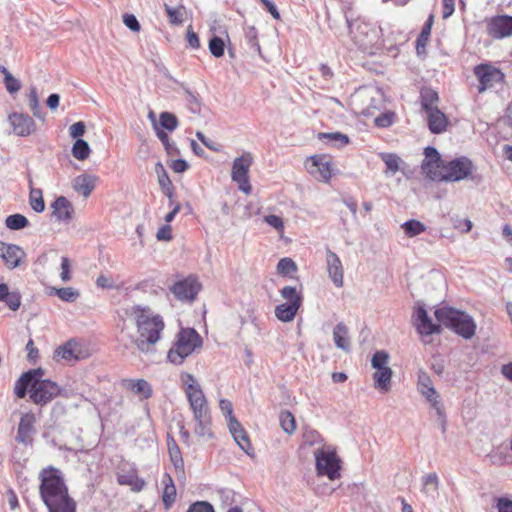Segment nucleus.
<instances>
[{
    "instance_id": "nucleus-11",
    "label": "nucleus",
    "mask_w": 512,
    "mask_h": 512,
    "mask_svg": "<svg viewBox=\"0 0 512 512\" xmlns=\"http://www.w3.org/2000/svg\"><path fill=\"white\" fill-rule=\"evenodd\" d=\"M425 158L421 164L422 173L433 181H439L445 162L435 147L428 146L424 149Z\"/></svg>"
},
{
    "instance_id": "nucleus-41",
    "label": "nucleus",
    "mask_w": 512,
    "mask_h": 512,
    "mask_svg": "<svg viewBox=\"0 0 512 512\" xmlns=\"http://www.w3.org/2000/svg\"><path fill=\"white\" fill-rule=\"evenodd\" d=\"M90 146L87 141L77 139L72 146V155L79 161L86 160L90 155Z\"/></svg>"
},
{
    "instance_id": "nucleus-17",
    "label": "nucleus",
    "mask_w": 512,
    "mask_h": 512,
    "mask_svg": "<svg viewBox=\"0 0 512 512\" xmlns=\"http://www.w3.org/2000/svg\"><path fill=\"white\" fill-rule=\"evenodd\" d=\"M326 264L329 278L333 284L340 288L343 286V265L336 253L326 248Z\"/></svg>"
},
{
    "instance_id": "nucleus-28",
    "label": "nucleus",
    "mask_w": 512,
    "mask_h": 512,
    "mask_svg": "<svg viewBox=\"0 0 512 512\" xmlns=\"http://www.w3.org/2000/svg\"><path fill=\"white\" fill-rule=\"evenodd\" d=\"M311 167L310 173L316 174L319 173V178L325 182L329 181L331 178V169L329 162L324 161L322 156H312L311 157Z\"/></svg>"
},
{
    "instance_id": "nucleus-12",
    "label": "nucleus",
    "mask_w": 512,
    "mask_h": 512,
    "mask_svg": "<svg viewBox=\"0 0 512 512\" xmlns=\"http://www.w3.org/2000/svg\"><path fill=\"white\" fill-rule=\"evenodd\" d=\"M441 323H434L428 315L424 305H418L414 312V326L417 332L422 336L440 334L442 332Z\"/></svg>"
},
{
    "instance_id": "nucleus-14",
    "label": "nucleus",
    "mask_w": 512,
    "mask_h": 512,
    "mask_svg": "<svg viewBox=\"0 0 512 512\" xmlns=\"http://www.w3.org/2000/svg\"><path fill=\"white\" fill-rule=\"evenodd\" d=\"M200 290L199 282L193 278L188 277L186 279L177 281L170 288V291L179 300L193 301Z\"/></svg>"
},
{
    "instance_id": "nucleus-42",
    "label": "nucleus",
    "mask_w": 512,
    "mask_h": 512,
    "mask_svg": "<svg viewBox=\"0 0 512 512\" xmlns=\"http://www.w3.org/2000/svg\"><path fill=\"white\" fill-rule=\"evenodd\" d=\"M5 224L10 230H21L29 225V221L24 215L16 213L9 215Z\"/></svg>"
},
{
    "instance_id": "nucleus-36",
    "label": "nucleus",
    "mask_w": 512,
    "mask_h": 512,
    "mask_svg": "<svg viewBox=\"0 0 512 512\" xmlns=\"http://www.w3.org/2000/svg\"><path fill=\"white\" fill-rule=\"evenodd\" d=\"M433 23H434V16L432 14H430L428 19L424 23L422 30L416 40V50H417L418 54H420L421 49H424L425 46L427 45V42H428L430 34H431Z\"/></svg>"
},
{
    "instance_id": "nucleus-16",
    "label": "nucleus",
    "mask_w": 512,
    "mask_h": 512,
    "mask_svg": "<svg viewBox=\"0 0 512 512\" xmlns=\"http://www.w3.org/2000/svg\"><path fill=\"white\" fill-rule=\"evenodd\" d=\"M36 422L35 415L31 412L25 413L18 424L16 441L24 445H31L33 442L32 435L35 433L34 424Z\"/></svg>"
},
{
    "instance_id": "nucleus-9",
    "label": "nucleus",
    "mask_w": 512,
    "mask_h": 512,
    "mask_svg": "<svg viewBox=\"0 0 512 512\" xmlns=\"http://www.w3.org/2000/svg\"><path fill=\"white\" fill-rule=\"evenodd\" d=\"M473 72L479 81L478 93L494 88L497 84L503 83L505 79L504 73L499 68L488 63L476 65Z\"/></svg>"
},
{
    "instance_id": "nucleus-26",
    "label": "nucleus",
    "mask_w": 512,
    "mask_h": 512,
    "mask_svg": "<svg viewBox=\"0 0 512 512\" xmlns=\"http://www.w3.org/2000/svg\"><path fill=\"white\" fill-rule=\"evenodd\" d=\"M123 385L125 388L141 396L143 399H149L152 397V387L145 379H126L123 381Z\"/></svg>"
},
{
    "instance_id": "nucleus-49",
    "label": "nucleus",
    "mask_w": 512,
    "mask_h": 512,
    "mask_svg": "<svg viewBox=\"0 0 512 512\" xmlns=\"http://www.w3.org/2000/svg\"><path fill=\"white\" fill-rule=\"evenodd\" d=\"M297 271L296 263L288 257L280 259L277 264V272L280 275L288 276Z\"/></svg>"
},
{
    "instance_id": "nucleus-7",
    "label": "nucleus",
    "mask_w": 512,
    "mask_h": 512,
    "mask_svg": "<svg viewBox=\"0 0 512 512\" xmlns=\"http://www.w3.org/2000/svg\"><path fill=\"white\" fill-rule=\"evenodd\" d=\"M314 455L318 476H327L330 480L340 477L341 460L334 449L322 447L317 449Z\"/></svg>"
},
{
    "instance_id": "nucleus-29",
    "label": "nucleus",
    "mask_w": 512,
    "mask_h": 512,
    "mask_svg": "<svg viewBox=\"0 0 512 512\" xmlns=\"http://www.w3.org/2000/svg\"><path fill=\"white\" fill-rule=\"evenodd\" d=\"M194 420L196 422L194 433L205 441L211 440L214 437L211 430V416L203 415L201 417H195Z\"/></svg>"
},
{
    "instance_id": "nucleus-25",
    "label": "nucleus",
    "mask_w": 512,
    "mask_h": 512,
    "mask_svg": "<svg viewBox=\"0 0 512 512\" xmlns=\"http://www.w3.org/2000/svg\"><path fill=\"white\" fill-rule=\"evenodd\" d=\"M426 399L429 401L431 406L436 410L438 418L440 420L442 432L446 431V415L444 412V407L441 403L440 395L436 391L435 388H429L428 390H423L421 393Z\"/></svg>"
},
{
    "instance_id": "nucleus-45",
    "label": "nucleus",
    "mask_w": 512,
    "mask_h": 512,
    "mask_svg": "<svg viewBox=\"0 0 512 512\" xmlns=\"http://www.w3.org/2000/svg\"><path fill=\"white\" fill-rule=\"evenodd\" d=\"M280 425L282 429L288 433L292 434L296 429L295 418L290 411H282L279 416Z\"/></svg>"
},
{
    "instance_id": "nucleus-21",
    "label": "nucleus",
    "mask_w": 512,
    "mask_h": 512,
    "mask_svg": "<svg viewBox=\"0 0 512 512\" xmlns=\"http://www.w3.org/2000/svg\"><path fill=\"white\" fill-rule=\"evenodd\" d=\"M186 397L194 418L201 417L203 415H210L208 402L202 389L196 390L193 393H188Z\"/></svg>"
},
{
    "instance_id": "nucleus-13",
    "label": "nucleus",
    "mask_w": 512,
    "mask_h": 512,
    "mask_svg": "<svg viewBox=\"0 0 512 512\" xmlns=\"http://www.w3.org/2000/svg\"><path fill=\"white\" fill-rule=\"evenodd\" d=\"M487 32L494 39H503L512 35V16L498 15L487 23Z\"/></svg>"
},
{
    "instance_id": "nucleus-6",
    "label": "nucleus",
    "mask_w": 512,
    "mask_h": 512,
    "mask_svg": "<svg viewBox=\"0 0 512 512\" xmlns=\"http://www.w3.org/2000/svg\"><path fill=\"white\" fill-rule=\"evenodd\" d=\"M202 344V338L194 328H182L167 353V359L174 365H181Z\"/></svg>"
},
{
    "instance_id": "nucleus-18",
    "label": "nucleus",
    "mask_w": 512,
    "mask_h": 512,
    "mask_svg": "<svg viewBox=\"0 0 512 512\" xmlns=\"http://www.w3.org/2000/svg\"><path fill=\"white\" fill-rule=\"evenodd\" d=\"M52 216L58 222L69 223L74 214V207L72 203L64 196H59L51 204Z\"/></svg>"
},
{
    "instance_id": "nucleus-58",
    "label": "nucleus",
    "mask_w": 512,
    "mask_h": 512,
    "mask_svg": "<svg viewBox=\"0 0 512 512\" xmlns=\"http://www.w3.org/2000/svg\"><path fill=\"white\" fill-rule=\"evenodd\" d=\"M303 441L305 444L312 446L322 441L321 435L314 429H305L303 432Z\"/></svg>"
},
{
    "instance_id": "nucleus-8",
    "label": "nucleus",
    "mask_w": 512,
    "mask_h": 512,
    "mask_svg": "<svg viewBox=\"0 0 512 512\" xmlns=\"http://www.w3.org/2000/svg\"><path fill=\"white\" fill-rule=\"evenodd\" d=\"M474 169L475 167L469 158L465 156L455 158L445 164L439 181L459 182L469 177L475 180L476 177L472 176Z\"/></svg>"
},
{
    "instance_id": "nucleus-63",
    "label": "nucleus",
    "mask_w": 512,
    "mask_h": 512,
    "mask_svg": "<svg viewBox=\"0 0 512 512\" xmlns=\"http://www.w3.org/2000/svg\"><path fill=\"white\" fill-rule=\"evenodd\" d=\"M186 512H214V508L208 502H196Z\"/></svg>"
},
{
    "instance_id": "nucleus-22",
    "label": "nucleus",
    "mask_w": 512,
    "mask_h": 512,
    "mask_svg": "<svg viewBox=\"0 0 512 512\" xmlns=\"http://www.w3.org/2000/svg\"><path fill=\"white\" fill-rule=\"evenodd\" d=\"M97 181V176L84 173L73 179L72 187L78 194L82 195L84 198H87L95 189Z\"/></svg>"
},
{
    "instance_id": "nucleus-2",
    "label": "nucleus",
    "mask_w": 512,
    "mask_h": 512,
    "mask_svg": "<svg viewBox=\"0 0 512 512\" xmlns=\"http://www.w3.org/2000/svg\"><path fill=\"white\" fill-rule=\"evenodd\" d=\"M42 368L30 369L24 372L16 381L14 393L18 398H24L28 393L31 401L39 406H45L57 396L67 397V391L50 379H43Z\"/></svg>"
},
{
    "instance_id": "nucleus-31",
    "label": "nucleus",
    "mask_w": 512,
    "mask_h": 512,
    "mask_svg": "<svg viewBox=\"0 0 512 512\" xmlns=\"http://www.w3.org/2000/svg\"><path fill=\"white\" fill-rule=\"evenodd\" d=\"M300 307L297 302L279 304L275 308V316L282 322H291Z\"/></svg>"
},
{
    "instance_id": "nucleus-24",
    "label": "nucleus",
    "mask_w": 512,
    "mask_h": 512,
    "mask_svg": "<svg viewBox=\"0 0 512 512\" xmlns=\"http://www.w3.org/2000/svg\"><path fill=\"white\" fill-rule=\"evenodd\" d=\"M162 489V502L164 508L169 510L176 500V487L174 481L169 473H164L161 479Z\"/></svg>"
},
{
    "instance_id": "nucleus-34",
    "label": "nucleus",
    "mask_w": 512,
    "mask_h": 512,
    "mask_svg": "<svg viewBox=\"0 0 512 512\" xmlns=\"http://www.w3.org/2000/svg\"><path fill=\"white\" fill-rule=\"evenodd\" d=\"M392 378V370L390 367L376 370L373 374L374 386L377 389L388 391Z\"/></svg>"
},
{
    "instance_id": "nucleus-47",
    "label": "nucleus",
    "mask_w": 512,
    "mask_h": 512,
    "mask_svg": "<svg viewBox=\"0 0 512 512\" xmlns=\"http://www.w3.org/2000/svg\"><path fill=\"white\" fill-rule=\"evenodd\" d=\"M168 20L172 25H181L183 23V6L172 7L168 4L164 5Z\"/></svg>"
},
{
    "instance_id": "nucleus-61",
    "label": "nucleus",
    "mask_w": 512,
    "mask_h": 512,
    "mask_svg": "<svg viewBox=\"0 0 512 512\" xmlns=\"http://www.w3.org/2000/svg\"><path fill=\"white\" fill-rule=\"evenodd\" d=\"M393 119V112H385L375 118V125L381 128L389 127L393 123Z\"/></svg>"
},
{
    "instance_id": "nucleus-3",
    "label": "nucleus",
    "mask_w": 512,
    "mask_h": 512,
    "mask_svg": "<svg viewBox=\"0 0 512 512\" xmlns=\"http://www.w3.org/2000/svg\"><path fill=\"white\" fill-rule=\"evenodd\" d=\"M126 317L132 319L137 327V338H132L140 352L147 353L150 346L155 345L161 338L165 324L160 315L154 314L147 306L132 305L124 309Z\"/></svg>"
},
{
    "instance_id": "nucleus-35",
    "label": "nucleus",
    "mask_w": 512,
    "mask_h": 512,
    "mask_svg": "<svg viewBox=\"0 0 512 512\" xmlns=\"http://www.w3.org/2000/svg\"><path fill=\"white\" fill-rule=\"evenodd\" d=\"M421 482L423 486L422 492L434 498L439 488V478L437 474L435 472L425 474L421 477Z\"/></svg>"
},
{
    "instance_id": "nucleus-10",
    "label": "nucleus",
    "mask_w": 512,
    "mask_h": 512,
    "mask_svg": "<svg viewBox=\"0 0 512 512\" xmlns=\"http://www.w3.org/2000/svg\"><path fill=\"white\" fill-rule=\"evenodd\" d=\"M252 164L250 153H243L234 159L231 170V178L238 184V188L245 194H250L252 187L249 181L248 172Z\"/></svg>"
},
{
    "instance_id": "nucleus-55",
    "label": "nucleus",
    "mask_w": 512,
    "mask_h": 512,
    "mask_svg": "<svg viewBox=\"0 0 512 512\" xmlns=\"http://www.w3.org/2000/svg\"><path fill=\"white\" fill-rule=\"evenodd\" d=\"M389 355L383 350L376 351L371 359V365L374 369L386 368L388 363Z\"/></svg>"
},
{
    "instance_id": "nucleus-62",
    "label": "nucleus",
    "mask_w": 512,
    "mask_h": 512,
    "mask_svg": "<svg viewBox=\"0 0 512 512\" xmlns=\"http://www.w3.org/2000/svg\"><path fill=\"white\" fill-rule=\"evenodd\" d=\"M186 41L188 43V46L192 49H198L200 47L199 37L197 33L193 31L191 25L187 28Z\"/></svg>"
},
{
    "instance_id": "nucleus-64",
    "label": "nucleus",
    "mask_w": 512,
    "mask_h": 512,
    "mask_svg": "<svg viewBox=\"0 0 512 512\" xmlns=\"http://www.w3.org/2000/svg\"><path fill=\"white\" fill-rule=\"evenodd\" d=\"M496 508L498 512H512V500L501 497L497 500Z\"/></svg>"
},
{
    "instance_id": "nucleus-54",
    "label": "nucleus",
    "mask_w": 512,
    "mask_h": 512,
    "mask_svg": "<svg viewBox=\"0 0 512 512\" xmlns=\"http://www.w3.org/2000/svg\"><path fill=\"white\" fill-rule=\"evenodd\" d=\"M184 93L188 109L194 114L200 113L201 103L198 97L189 89H185Z\"/></svg>"
},
{
    "instance_id": "nucleus-38",
    "label": "nucleus",
    "mask_w": 512,
    "mask_h": 512,
    "mask_svg": "<svg viewBox=\"0 0 512 512\" xmlns=\"http://www.w3.org/2000/svg\"><path fill=\"white\" fill-rule=\"evenodd\" d=\"M405 235L409 238L416 237L426 231V226L419 220L410 219L401 224Z\"/></svg>"
},
{
    "instance_id": "nucleus-15",
    "label": "nucleus",
    "mask_w": 512,
    "mask_h": 512,
    "mask_svg": "<svg viewBox=\"0 0 512 512\" xmlns=\"http://www.w3.org/2000/svg\"><path fill=\"white\" fill-rule=\"evenodd\" d=\"M9 121L13 132L21 137L32 134L36 129L35 121L28 114L14 112L9 115Z\"/></svg>"
},
{
    "instance_id": "nucleus-4",
    "label": "nucleus",
    "mask_w": 512,
    "mask_h": 512,
    "mask_svg": "<svg viewBox=\"0 0 512 512\" xmlns=\"http://www.w3.org/2000/svg\"><path fill=\"white\" fill-rule=\"evenodd\" d=\"M347 24L352 40L363 52L375 55L378 51L386 49L393 56L397 55L399 51L397 45L387 44V40L381 38V27L361 19L352 22L347 19Z\"/></svg>"
},
{
    "instance_id": "nucleus-56",
    "label": "nucleus",
    "mask_w": 512,
    "mask_h": 512,
    "mask_svg": "<svg viewBox=\"0 0 512 512\" xmlns=\"http://www.w3.org/2000/svg\"><path fill=\"white\" fill-rule=\"evenodd\" d=\"M3 302L6 303V305L13 311H16L19 309L21 305V295L17 291H9L8 290V296L5 297Z\"/></svg>"
},
{
    "instance_id": "nucleus-44",
    "label": "nucleus",
    "mask_w": 512,
    "mask_h": 512,
    "mask_svg": "<svg viewBox=\"0 0 512 512\" xmlns=\"http://www.w3.org/2000/svg\"><path fill=\"white\" fill-rule=\"evenodd\" d=\"M159 124L162 129L172 132L178 127L179 122L173 113L165 111L162 112L159 116Z\"/></svg>"
},
{
    "instance_id": "nucleus-5",
    "label": "nucleus",
    "mask_w": 512,
    "mask_h": 512,
    "mask_svg": "<svg viewBox=\"0 0 512 512\" xmlns=\"http://www.w3.org/2000/svg\"><path fill=\"white\" fill-rule=\"evenodd\" d=\"M434 316L439 323L465 340H470L475 335L476 323L473 317L465 311L443 306L434 311Z\"/></svg>"
},
{
    "instance_id": "nucleus-39",
    "label": "nucleus",
    "mask_w": 512,
    "mask_h": 512,
    "mask_svg": "<svg viewBox=\"0 0 512 512\" xmlns=\"http://www.w3.org/2000/svg\"><path fill=\"white\" fill-rule=\"evenodd\" d=\"M420 98L422 109L426 113L437 109V107L433 106L439 99L436 91L432 89L423 90L421 91Z\"/></svg>"
},
{
    "instance_id": "nucleus-20",
    "label": "nucleus",
    "mask_w": 512,
    "mask_h": 512,
    "mask_svg": "<svg viewBox=\"0 0 512 512\" xmlns=\"http://www.w3.org/2000/svg\"><path fill=\"white\" fill-rule=\"evenodd\" d=\"M229 431L232 434L235 442L238 446L247 454L251 455V451H253L251 447L250 440L248 435L240 422L236 418H231V421L228 423Z\"/></svg>"
},
{
    "instance_id": "nucleus-19",
    "label": "nucleus",
    "mask_w": 512,
    "mask_h": 512,
    "mask_svg": "<svg viewBox=\"0 0 512 512\" xmlns=\"http://www.w3.org/2000/svg\"><path fill=\"white\" fill-rule=\"evenodd\" d=\"M24 256L25 253L19 246L0 242V257L9 269L18 267Z\"/></svg>"
},
{
    "instance_id": "nucleus-53",
    "label": "nucleus",
    "mask_w": 512,
    "mask_h": 512,
    "mask_svg": "<svg viewBox=\"0 0 512 512\" xmlns=\"http://www.w3.org/2000/svg\"><path fill=\"white\" fill-rule=\"evenodd\" d=\"M168 453L176 472L184 474V460L180 448L170 449Z\"/></svg>"
},
{
    "instance_id": "nucleus-48",
    "label": "nucleus",
    "mask_w": 512,
    "mask_h": 512,
    "mask_svg": "<svg viewBox=\"0 0 512 512\" xmlns=\"http://www.w3.org/2000/svg\"><path fill=\"white\" fill-rule=\"evenodd\" d=\"M280 295L288 301L287 303L297 302L299 306L302 305L303 297L293 286H284L280 290Z\"/></svg>"
},
{
    "instance_id": "nucleus-33",
    "label": "nucleus",
    "mask_w": 512,
    "mask_h": 512,
    "mask_svg": "<svg viewBox=\"0 0 512 512\" xmlns=\"http://www.w3.org/2000/svg\"><path fill=\"white\" fill-rule=\"evenodd\" d=\"M30 192H29V203L31 208L36 213H41L45 210V202L43 199V192L40 188L33 187V181L31 178L28 180Z\"/></svg>"
},
{
    "instance_id": "nucleus-52",
    "label": "nucleus",
    "mask_w": 512,
    "mask_h": 512,
    "mask_svg": "<svg viewBox=\"0 0 512 512\" xmlns=\"http://www.w3.org/2000/svg\"><path fill=\"white\" fill-rule=\"evenodd\" d=\"M3 76H4V85L10 94L16 93L20 90V88H21L20 81L17 78H15L8 71V69L3 70Z\"/></svg>"
},
{
    "instance_id": "nucleus-46",
    "label": "nucleus",
    "mask_w": 512,
    "mask_h": 512,
    "mask_svg": "<svg viewBox=\"0 0 512 512\" xmlns=\"http://www.w3.org/2000/svg\"><path fill=\"white\" fill-rule=\"evenodd\" d=\"M180 377L186 395L188 393H193L196 390L202 389L199 383L197 382L196 378L192 374L188 372H182Z\"/></svg>"
},
{
    "instance_id": "nucleus-37",
    "label": "nucleus",
    "mask_w": 512,
    "mask_h": 512,
    "mask_svg": "<svg viewBox=\"0 0 512 512\" xmlns=\"http://www.w3.org/2000/svg\"><path fill=\"white\" fill-rule=\"evenodd\" d=\"M380 157L386 165L385 174L393 176L400 169L401 158L394 153H381Z\"/></svg>"
},
{
    "instance_id": "nucleus-59",
    "label": "nucleus",
    "mask_w": 512,
    "mask_h": 512,
    "mask_svg": "<svg viewBox=\"0 0 512 512\" xmlns=\"http://www.w3.org/2000/svg\"><path fill=\"white\" fill-rule=\"evenodd\" d=\"M264 222L267 223L269 226L273 227L277 231H283L284 229V222L283 219L274 214L266 215L264 216Z\"/></svg>"
},
{
    "instance_id": "nucleus-23",
    "label": "nucleus",
    "mask_w": 512,
    "mask_h": 512,
    "mask_svg": "<svg viewBox=\"0 0 512 512\" xmlns=\"http://www.w3.org/2000/svg\"><path fill=\"white\" fill-rule=\"evenodd\" d=\"M428 128L433 134H441L446 131L448 118L438 108L427 112Z\"/></svg>"
},
{
    "instance_id": "nucleus-1",
    "label": "nucleus",
    "mask_w": 512,
    "mask_h": 512,
    "mask_svg": "<svg viewBox=\"0 0 512 512\" xmlns=\"http://www.w3.org/2000/svg\"><path fill=\"white\" fill-rule=\"evenodd\" d=\"M38 478L40 498L48 512H76V502L69 495L60 469L47 466L39 472Z\"/></svg>"
},
{
    "instance_id": "nucleus-43",
    "label": "nucleus",
    "mask_w": 512,
    "mask_h": 512,
    "mask_svg": "<svg viewBox=\"0 0 512 512\" xmlns=\"http://www.w3.org/2000/svg\"><path fill=\"white\" fill-rule=\"evenodd\" d=\"M155 173L161 190H169L170 187H173V183L161 162H157L155 164Z\"/></svg>"
},
{
    "instance_id": "nucleus-32",
    "label": "nucleus",
    "mask_w": 512,
    "mask_h": 512,
    "mask_svg": "<svg viewBox=\"0 0 512 512\" xmlns=\"http://www.w3.org/2000/svg\"><path fill=\"white\" fill-rule=\"evenodd\" d=\"M318 139L323 143L336 148H342L349 143V137L340 132H321L318 134Z\"/></svg>"
},
{
    "instance_id": "nucleus-60",
    "label": "nucleus",
    "mask_w": 512,
    "mask_h": 512,
    "mask_svg": "<svg viewBox=\"0 0 512 512\" xmlns=\"http://www.w3.org/2000/svg\"><path fill=\"white\" fill-rule=\"evenodd\" d=\"M123 23L133 32H139L141 29V25L134 14H124Z\"/></svg>"
},
{
    "instance_id": "nucleus-40",
    "label": "nucleus",
    "mask_w": 512,
    "mask_h": 512,
    "mask_svg": "<svg viewBox=\"0 0 512 512\" xmlns=\"http://www.w3.org/2000/svg\"><path fill=\"white\" fill-rule=\"evenodd\" d=\"M51 294L57 295L62 301L68 303L75 302L80 296L79 291L73 287L52 288Z\"/></svg>"
},
{
    "instance_id": "nucleus-30",
    "label": "nucleus",
    "mask_w": 512,
    "mask_h": 512,
    "mask_svg": "<svg viewBox=\"0 0 512 512\" xmlns=\"http://www.w3.org/2000/svg\"><path fill=\"white\" fill-rule=\"evenodd\" d=\"M333 341L337 348L346 352L350 351L351 345L348 339V328L344 323L340 322L334 327Z\"/></svg>"
},
{
    "instance_id": "nucleus-50",
    "label": "nucleus",
    "mask_w": 512,
    "mask_h": 512,
    "mask_svg": "<svg viewBox=\"0 0 512 512\" xmlns=\"http://www.w3.org/2000/svg\"><path fill=\"white\" fill-rule=\"evenodd\" d=\"M28 101H29V107H30L33 115L37 118L43 119L36 87L30 88L29 94H28Z\"/></svg>"
},
{
    "instance_id": "nucleus-27",
    "label": "nucleus",
    "mask_w": 512,
    "mask_h": 512,
    "mask_svg": "<svg viewBox=\"0 0 512 512\" xmlns=\"http://www.w3.org/2000/svg\"><path fill=\"white\" fill-rule=\"evenodd\" d=\"M79 353L80 346L75 340H69L55 350V355L66 361L79 360Z\"/></svg>"
},
{
    "instance_id": "nucleus-57",
    "label": "nucleus",
    "mask_w": 512,
    "mask_h": 512,
    "mask_svg": "<svg viewBox=\"0 0 512 512\" xmlns=\"http://www.w3.org/2000/svg\"><path fill=\"white\" fill-rule=\"evenodd\" d=\"M245 38L251 50L260 52V45L257 39V31L254 27L247 28L245 32Z\"/></svg>"
},
{
    "instance_id": "nucleus-51",
    "label": "nucleus",
    "mask_w": 512,
    "mask_h": 512,
    "mask_svg": "<svg viewBox=\"0 0 512 512\" xmlns=\"http://www.w3.org/2000/svg\"><path fill=\"white\" fill-rule=\"evenodd\" d=\"M209 51L216 58L222 57L225 52L224 40L219 36H213L209 40Z\"/></svg>"
}]
</instances>
